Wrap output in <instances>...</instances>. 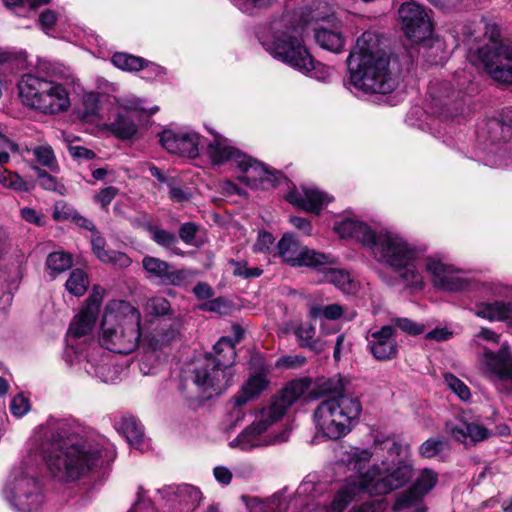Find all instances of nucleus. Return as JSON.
Here are the masks:
<instances>
[{
	"mask_svg": "<svg viewBox=\"0 0 512 512\" xmlns=\"http://www.w3.org/2000/svg\"><path fill=\"white\" fill-rule=\"evenodd\" d=\"M130 224L137 229H143L149 234L154 228L153 218L146 212H137L128 218Z\"/></svg>",
	"mask_w": 512,
	"mask_h": 512,
	"instance_id": "obj_50",
	"label": "nucleus"
},
{
	"mask_svg": "<svg viewBox=\"0 0 512 512\" xmlns=\"http://www.w3.org/2000/svg\"><path fill=\"white\" fill-rule=\"evenodd\" d=\"M185 133L165 130L160 134L162 146L170 153L179 154Z\"/></svg>",
	"mask_w": 512,
	"mask_h": 512,
	"instance_id": "obj_43",
	"label": "nucleus"
},
{
	"mask_svg": "<svg viewBox=\"0 0 512 512\" xmlns=\"http://www.w3.org/2000/svg\"><path fill=\"white\" fill-rule=\"evenodd\" d=\"M213 135V140L204 142L205 153L210 158L214 165H222L228 161H234L237 164V160L243 154L235 147L230 144V141L222 135L209 131Z\"/></svg>",
	"mask_w": 512,
	"mask_h": 512,
	"instance_id": "obj_25",
	"label": "nucleus"
},
{
	"mask_svg": "<svg viewBox=\"0 0 512 512\" xmlns=\"http://www.w3.org/2000/svg\"><path fill=\"white\" fill-rule=\"evenodd\" d=\"M233 328L234 340L222 337L213 347L214 355L209 354L198 362L187 377L186 381H191L195 386V397L211 399L231 385L232 365L236 357L235 344L240 342L243 334L239 326Z\"/></svg>",
	"mask_w": 512,
	"mask_h": 512,
	"instance_id": "obj_5",
	"label": "nucleus"
},
{
	"mask_svg": "<svg viewBox=\"0 0 512 512\" xmlns=\"http://www.w3.org/2000/svg\"><path fill=\"white\" fill-rule=\"evenodd\" d=\"M205 139L198 133H185L179 155L195 158L199 155L200 150H204Z\"/></svg>",
	"mask_w": 512,
	"mask_h": 512,
	"instance_id": "obj_40",
	"label": "nucleus"
},
{
	"mask_svg": "<svg viewBox=\"0 0 512 512\" xmlns=\"http://www.w3.org/2000/svg\"><path fill=\"white\" fill-rule=\"evenodd\" d=\"M332 258L333 260H335L334 257ZM335 262L336 261H334L333 264ZM330 265H332V263H330ZM315 269L322 273L323 281L333 284L334 286H336L338 289L345 293H350L355 287V284L353 283L350 274L343 269L330 267L329 264H325Z\"/></svg>",
	"mask_w": 512,
	"mask_h": 512,
	"instance_id": "obj_30",
	"label": "nucleus"
},
{
	"mask_svg": "<svg viewBox=\"0 0 512 512\" xmlns=\"http://www.w3.org/2000/svg\"><path fill=\"white\" fill-rule=\"evenodd\" d=\"M402 450V445L400 443L390 439L375 447V452L378 454V451H382L383 459L388 458L390 462L392 460L401 459L400 456Z\"/></svg>",
	"mask_w": 512,
	"mask_h": 512,
	"instance_id": "obj_48",
	"label": "nucleus"
},
{
	"mask_svg": "<svg viewBox=\"0 0 512 512\" xmlns=\"http://www.w3.org/2000/svg\"><path fill=\"white\" fill-rule=\"evenodd\" d=\"M228 301L222 297L215 298L213 300H209L205 302L201 309L204 311L217 312L223 314L226 312V309L229 307Z\"/></svg>",
	"mask_w": 512,
	"mask_h": 512,
	"instance_id": "obj_61",
	"label": "nucleus"
},
{
	"mask_svg": "<svg viewBox=\"0 0 512 512\" xmlns=\"http://www.w3.org/2000/svg\"><path fill=\"white\" fill-rule=\"evenodd\" d=\"M315 40L320 47L339 53L344 46V38L339 32H335L326 28H318L315 30Z\"/></svg>",
	"mask_w": 512,
	"mask_h": 512,
	"instance_id": "obj_35",
	"label": "nucleus"
},
{
	"mask_svg": "<svg viewBox=\"0 0 512 512\" xmlns=\"http://www.w3.org/2000/svg\"><path fill=\"white\" fill-rule=\"evenodd\" d=\"M438 483V474L430 468L420 470L412 486L425 497Z\"/></svg>",
	"mask_w": 512,
	"mask_h": 512,
	"instance_id": "obj_39",
	"label": "nucleus"
},
{
	"mask_svg": "<svg viewBox=\"0 0 512 512\" xmlns=\"http://www.w3.org/2000/svg\"><path fill=\"white\" fill-rule=\"evenodd\" d=\"M33 155L42 166L47 167L52 172H56L58 170L59 167L57 160L51 146H37L33 149Z\"/></svg>",
	"mask_w": 512,
	"mask_h": 512,
	"instance_id": "obj_44",
	"label": "nucleus"
},
{
	"mask_svg": "<svg viewBox=\"0 0 512 512\" xmlns=\"http://www.w3.org/2000/svg\"><path fill=\"white\" fill-rule=\"evenodd\" d=\"M118 189L113 186L102 189L96 196L95 201L100 203L102 207L108 206L113 199L117 196Z\"/></svg>",
	"mask_w": 512,
	"mask_h": 512,
	"instance_id": "obj_62",
	"label": "nucleus"
},
{
	"mask_svg": "<svg viewBox=\"0 0 512 512\" xmlns=\"http://www.w3.org/2000/svg\"><path fill=\"white\" fill-rule=\"evenodd\" d=\"M104 289L95 285L88 299L86 305L80 310L71 322L69 332L74 337H82L88 335L94 328L100 306L103 301Z\"/></svg>",
	"mask_w": 512,
	"mask_h": 512,
	"instance_id": "obj_18",
	"label": "nucleus"
},
{
	"mask_svg": "<svg viewBox=\"0 0 512 512\" xmlns=\"http://www.w3.org/2000/svg\"><path fill=\"white\" fill-rule=\"evenodd\" d=\"M72 263L73 260L70 254L59 251L50 253L46 260V265L53 276L70 269Z\"/></svg>",
	"mask_w": 512,
	"mask_h": 512,
	"instance_id": "obj_42",
	"label": "nucleus"
},
{
	"mask_svg": "<svg viewBox=\"0 0 512 512\" xmlns=\"http://www.w3.org/2000/svg\"><path fill=\"white\" fill-rule=\"evenodd\" d=\"M6 497L18 512H35L44 502L35 469L25 463L13 468L5 488Z\"/></svg>",
	"mask_w": 512,
	"mask_h": 512,
	"instance_id": "obj_12",
	"label": "nucleus"
},
{
	"mask_svg": "<svg viewBox=\"0 0 512 512\" xmlns=\"http://www.w3.org/2000/svg\"><path fill=\"white\" fill-rule=\"evenodd\" d=\"M479 363L482 374L500 393L512 392V354L507 344L497 352L485 349Z\"/></svg>",
	"mask_w": 512,
	"mask_h": 512,
	"instance_id": "obj_13",
	"label": "nucleus"
},
{
	"mask_svg": "<svg viewBox=\"0 0 512 512\" xmlns=\"http://www.w3.org/2000/svg\"><path fill=\"white\" fill-rule=\"evenodd\" d=\"M396 329L393 325L382 326L367 336L368 349L378 361H389L396 358L398 344L395 338Z\"/></svg>",
	"mask_w": 512,
	"mask_h": 512,
	"instance_id": "obj_21",
	"label": "nucleus"
},
{
	"mask_svg": "<svg viewBox=\"0 0 512 512\" xmlns=\"http://www.w3.org/2000/svg\"><path fill=\"white\" fill-rule=\"evenodd\" d=\"M114 426L116 430L125 437L131 446L136 449L142 448L144 442V429L134 416H122L115 421Z\"/></svg>",
	"mask_w": 512,
	"mask_h": 512,
	"instance_id": "obj_29",
	"label": "nucleus"
},
{
	"mask_svg": "<svg viewBox=\"0 0 512 512\" xmlns=\"http://www.w3.org/2000/svg\"><path fill=\"white\" fill-rule=\"evenodd\" d=\"M447 443L438 438H429L419 447V454L423 458H433L442 453Z\"/></svg>",
	"mask_w": 512,
	"mask_h": 512,
	"instance_id": "obj_45",
	"label": "nucleus"
},
{
	"mask_svg": "<svg viewBox=\"0 0 512 512\" xmlns=\"http://www.w3.org/2000/svg\"><path fill=\"white\" fill-rule=\"evenodd\" d=\"M268 386V380L264 375L257 374L249 378L241 390L234 396L236 407H241L249 400L258 397Z\"/></svg>",
	"mask_w": 512,
	"mask_h": 512,
	"instance_id": "obj_31",
	"label": "nucleus"
},
{
	"mask_svg": "<svg viewBox=\"0 0 512 512\" xmlns=\"http://www.w3.org/2000/svg\"><path fill=\"white\" fill-rule=\"evenodd\" d=\"M151 239L160 247L170 250L173 254L183 256L184 252L176 246L178 238L176 234L168 230L154 226L150 232Z\"/></svg>",
	"mask_w": 512,
	"mask_h": 512,
	"instance_id": "obj_36",
	"label": "nucleus"
},
{
	"mask_svg": "<svg viewBox=\"0 0 512 512\" xmlns=\"http://www.w3.org/2000/svg\"><path fill=\"white\" fill-rule=\"evenodd\" d=\"M286 198L291 204L316 214L320 213L323 205L332 200L325 192L307 186H303L301 192L290 191Z\"/></svg>",
	"mask_w": 512,
	"mask_h": 512,
	"instance_id": "obj_24",
	"label": "nucleus"
},
{
	"mask_svg": "<svg viewBox=\"0 0 512 512\" xmlns=\"http://www.w3.org/2000/svg\"><path fill=\"white\" fill-rule=\"evenodd\" d=\"M446 428L457 441L464 444L483 441L492 435L487 428L476 423H447Z\"/></svg>",
	"mask_w": 512,
	"mask_h": 512,
	"instance_id": "obj_27",
	"label": "nucleus"
},
{
	"mask_svg": "<svg viewBox=\"0 0 512 512\" xmlns=\"http://www.w3.org/2000/svg\"><path fill=\"white\" fill-rule=\"evenodd\" d=\"M294 333L301 347L309 348L316 353H320L324 350L325 343L320 339L314 338L316 329L311 323H301L295 329Z\"/></svg>",
	"mask_w": 512,
	"mask_h": 512,
	"instance_id": "obj_34",
	"label": "nucleus"
},
{
	"mask_svg": "<svg viewBox=\"0 0 512 512\" xmlns=\"http://www.w3.org/2000/svg\"><path fill=\"white\" fill-rule=\"evenodd\" d=\"M92 250L97 258L107 264H112L119 268H126L131 264V259L123 252L106 250V241L97 230L91 237Z\"/></svg>",
	"mask_w": 512,
	"mask_h": 512,
	"instance_id": "obj_28",
	"label": "nucleus"
},
{
	"mask_svg": "<svg viewBox=\"0 0 512 512\" xmlns=\"http://www.w3.org/2000/svg\"><path fill=\"white\" fill-rule=\"evenodd\" d=\"M22 102L45 114H57L70 106L66 88L57 82L27 74L18 84Z\"/></svg>",
	"mask_w": 512,
	"mask_h": 512,
	"instance_id": "obj_9",
	"label": "nucleus"
},
{
	"mask_svg": "<svg viewBox=\"0 0 512 512\" xmlns=\"http://www.w3.org/2000/svg\"><path fill=\"white\" fill-rule=\"evenodd\" d=\"M335 230L342 238L361 242L378 262L394 269L409 265L421 255V251L401 235L387 230L375 232L358 220L345 219L335 225Z\"/></svg>",
	"mask_w": 512,
	"mask_h": 512,
	"instance_id": "obj_4",
	"label": "nucleus"
},
{
	"mask_svg": "<svg viewBox=\"0 0 512 512\" xmlns=\"http://www.w3.org/2000/svg\"><path fill=\"white\" fill-rule=\"evenodd\" d=\"M414 477V467L409 460L382 459L381 466L373 465L360 475V485L371 496H382L401 489Z\"/></svg>",
	"mask_w": 512,
	"mask_h": 512,
	"instance_id": "obj_10",
	"label": "nucleus"
},
{
	"mask_svg": "<svg viewBox=\"0 0 512 512\" xmlns=\"http://www.w3.org/2000/svg\"><path fill=\"white\" fill-rule=\"evenodd\" d=\"M42 450L51 474L60 481H74L98 466L108 450L98 443L74 436L64 420H49L42 426Z\"/></svg>",
	"mask_w": 512,
	"mask_h": 512,
	"instance_id": "obj_1",
	"label": "nucleus"
},
{
	"mask_svg": "<svg viewBox=\"0 0 512 512\" xmlns=\"http://www.w3.org/2000/svg\"><path fill=\"white\" fill-rule=\"evenodd\" d=\"M319 390L332 396L321 401L315 409L316 427L326 438L337 440L352 430L361 415L362 404L357 396L347 392L340 378L322 381Z\"/></svg>",
	"mask_w": 512,
	"mask_h": 512,
	"instance_id": "obj_3",
	"label": "nucleus"
},
{
	"mask_svg": "<svg viewBox=\"0 0 512 512\" xmlns=\"http://www.w3.org/2000/svg\"><path fill=\"white\" fill-rule=\"evenodd\" d=\"M266 50L276 59L319 81H326L332 68L313 60L296 30L278 32Z\"/></svg>",
	"mask_w": 512,
	"mask_h": 512,
	"instance_id": "obj_8",
	"label": "nucleus"
},
{
	"mask_svg": "<svg viewBox=\"0 0 512 512\" xmlns=\"http://www.w3.org/2000/svg\"><path fill=\"white\" fill-rule=\"evenodd\" d=\"M176 179L167 187L169 189L170 198L177 203H182L189 199V193L177 185Z\"/></svg>",
	"mask_w": 512,
	"mask_h": 512,
	"instance_id": "obj_64",
	"label": "nucleus"
},
{
	"mask_svg": "<svg viewBox=\"0 0 512 512\" xmlns=\"http://www.w3.org/2000/svg\"><path fill=\"white\" fill-rule=\"evenodd\" d=\"M306 362V358L301 355H286L280 357L276 361L277 367H284L288 369H294L301 367Z\"/></svg>",
	"mask_w": 512,
	"mask_h": 512,
	"instance_id": "obj_60",
	"label": "nucleus"
},
{
	"mask_svg": "<svg viewBox=\"0 0 512 512\" xmlns=\"http://www.w3.org/2000/svg\"><path fill=\"white\" fill-rule=\"evenodd\" d=\"M426 270L430 273L434 286L442 290L458 292L469 286V282L460 276L459 271L436 257L427 258Z\"/></svg>",
	"mask_w": 512,
	"mask_h": 512,
	"instance_id": "obj_19",
	"label": "nucleus"
},
{
	"mask_svg": "<svg viewBox=\"0 0 512 512\" xmlns=\"http://www.w3.org/2000/svg\"><path fill=\"white\" fill-rule=\"evenodd\" d=\"M33 169L37 174V182L39 186L48 191L62 193L64 186L60 184L54 176L37 166H33Z\"/></svg>",
	"mask_w": 512,
	"mask_h": 512,
	"instance_id": "obj_47",
	"label": "nucleus"
},
{
	"mask_svg": "<svg viewBox=\"0 0 512 512\" xmlns=\"http://www.w3.org/2000/svg\"><path fill=\"white\" fill-rule=\"evenodd\" d=\"M415 261H411V263L405 267H401L399 270H403L401 273V278L410 285L413 286H422V277L418 270L414 265Z\"/></svg>",
	"mask_w": 512,
	"mask_h": 512,
	"instance_id": "obj_55",
	"label": "nucleus"
},
{
	"mask_svg": "<svg viewBox=\"0 0 512 512\" xmlns=\"http://www.w3.org/2000/svg\"><path fill=\"white\" fill-rule=\"evenodd\" d=\"M179 337V327L176 324L164 323L160 326L159 330L147 337L146 341L148 351L140 360V369L145 374L148 373L144 370L143 366H147V362L153 357L158 351H163L169 347L172 342L176 341Z\"/></svg>",
	"mask_w": 512,
	"mask_h": 512,
	"instance_id": "obj_23",
	"label": "nucleus"
},
{
	"mask_svg": "<svg viewBox=\"0 0 512 512\" xmlns=\"http://www.w3.org/2000/svg\"><path fill=\"white\" fill-rule=\"evenodd\" d=\"M170 302L164 297H153L149 300V308L155 315L162 316L170 311Z\"/></svg>",
	"mask_w": 512,
	"mask_h": 512,
	"instance_id": "obj_59",
	"label": "nucleus"
},
{
	"mask_svg": "<svg viewBox=\"0 0 512 512\" xmlns=\"http://www.w3.org/2000/svg\"><path fill=\"white\" fill-rule=\"evenodd\" d=\"M309 386L310 380L306 378L289 382L272 399L270 405L261 410L258 420L246 427L231 442V445L245 451L262 446L260 435L273 423L279 421L287 410L308 391Z\"/></svg>",
	"mask_w": 512,
	"mask_h": 512,
	"instance_id": "obj_7",
	"label": "nucleus"
},
{
	"mask_svg": "<svg viewBox=\"0 0 512 512\" xmlns=\"http://www.w3.org/2000/svg\"><path fill=\"white\" fill-rule=\"evenodd\" d=\"M424 497L411 485L409 488L399 492L395 496L392 505L394 512H400L405 509L426 507L423 503Z\"/></svg>",
	"mask_w": 512,
	"mask_h": 512,
	"instance_id": "obj_32",
	"label": "nucleus"
},
{
	"mask_svg": "<svg viewBox=\"0 0 512 512\" xmlns=\"http://www.w3.org/2000/svg\"><path fill=\"white\" fill-rule=\"evenodd\" d=\"M392 322L394 323V328L398 327L403 332H406L410 335L416 336L423 333L424 331L423 325L413 322L408 318H395L392 320Z\"/></svg>",
	"mask_w": 512,
	"mask_h": 512,
	"instance_id": "obj_52",
	"label": "nucleus"
},
{
	"mask_svg": "<svg viewBox=\"0 0 512 512\" xmlns=\"http://www.w3.org/2000/svg\"><path fill=\"white\" fill-rule=\"evenodd\" d=\"M112 63L122 70L139 71L149 66V62L144 58L131 54L117 52L112 56Z\"/></svg>",
	"mask_w": 512,
	"mask_h": 512,
	"instance_id": "obj_38",
	"label": "nucleus"
},
{
	"mask_svg": "<svg viewBox=\"0 0 512 512\" xmlns=\"http://www.w3.org/2000/svg\"><path fill=\"white\" fill-rule=\"evenodd\" d=\"M242 12L253 14L256 9L267 5L268 0H231Z\"/></svg>",
	"mask_w": 512,
	"mask_h": 512,
	"instance_id": "obj_58",
	"label": "nucleus"
},
{
	"mask_svg": "<svg viewBox=\"0 0 512 512\" xmlns=\"http://www.w3.org/2000/svg\"><path fill=\"white\" fill-rule=\"evenodd\" d=\"M140 322V312L130 303L108 305L101 322V345L114 353L133 352L141 339Z\"/></svg>",
	"mask_w": 512,
	"mask_h": 512,
	"instance_id": "obj_6",
	"label": "nucleus"
},
{
	"mask_svg": "<svg viewBox=\"0 0 512 512\" xmlns=\"http://www.w3.org/2000/svg\"><path fill=\"white\" fill-rule=\"evenodd\" d=\"M389 57L379 49L378 36L364 32L347 58L350 83L367 94H387L397 86L389 71Z\"/></svg>",
	"mask_w": 512,
	"mask_h": 512,
	"instance_id": "obj_2",
	"label": "nucleus"
},
{
	"mask_svg": "<svg viewBox=\"0 0 512 512\" xmlns=\"http://www.w3.org/2000/svg\"><path fill=\"white\" fill-rule=\"evenodd\" d=\"M88 285V277L81 269L73 270L65 284L67 291L74 296H82Z\"/></svg>",
	"mask_w": 512,
	"mask_h": 512,
	"instance_id": "obj_41",
	"label": "nucleus"
},
{
	"mask_svg": "<svg viewBox=\"0 0 512 512\" xmlns=\"http://www.w3.org/2000/svg\"><path fill=\"white\" fill-rule=\"evenodd\" d=\"M508 303L495 301L493 303H479L476 305L475 313L477 316L489 319L491 321H503L507 312Z\"/></svg>",
	"mask_w": 512,
	"mask_h": 512,
	"instance_id": "obj_37",
	"label": "nucleus"
},
{
	"mask_svg": "<svg viewBox=\"0 0 512 512\" xmlns=\"http://www.w3.org/2000/svg\"><path fill=\"white\" fill-rule=\"evenodd\" d=\"M372 457V453L366 449H356L352 451L349 455L348 465L353 469L358 470L360 475L363 474L361 470L364 468V465L370 461Z\"/></svg>",
	"mask_w": 512,
	"mask_h": 512,
	"instance_id": "obj_49",
	"label": "nucleus"
},
{
	"mask_svg": "<svg viewBox=\"0 0 512 512\" xmlns=\"http://www.w3.org/2000/svg\"><path fill=\"white\" fill-rule=\"evenodd\" d=\"M430 106L434 113L444 117L457 115L463 106V93L448 81H434L428 87Z\"/></svg>",
	"mask_w": 512,
	"mask_h": 512,
	"instance_id": "obj_15",
	"label": "nucleus"
},
{
	"mask_svg": "<svg viewBox=\"0 0 512 512\" xmlns=\"http://www.w3.org/2000/svg\"><path fill=\"white\" fill-rule=\"evenodd\" d=\"M398 15L407 38L421 41L431 34V19L427 11L416 2L402 3L398 9Z\"/></svg>",
	"mask_w": 512,
	"mask_h": 512,
	"instance_id": "obj_16",
	"label": "nucleus"
},
{
	"mask_svg": "<svg viewBox=\"0 0 512 512\" xmlns=\"http://www.w3.org/2000/svg\"><path fill=\"white\" fill-rule=\"evenodd\" d=\"M485 34L490 33V43L471 54V61L482 65L490 77L501 84L512 85V42H498L497 25L486 24Z\"/></svg>",
	"mask_w": 512,
	"mask_h": 512,
	"instance_id": "obj_11",
	"label": "nucleus"
},
{
	"mask_svg": "<svg viewBox=\"0 0 512 512\" xmlns=\"http://www.w3.org/2000/svg\"><path fill=\"white\" fill-rule=\"evenodd\" d=\"M159 493H163L164 496H174L173 500L178 501L183 505V509L186 511L195 510L203 498L202 492L199 488L189 484L167 486L159 490Z\"/></svg>",
	"mask_w": 512,
	"mask_h": 512,
	"instance_id": "obj_26",
	"label": "nucleus"
},
{
	"mask_svg": "<svg viewBox=\"0 0 512 512\" xmlns=\"http://www.w3.org/2000/svg\"><path fill=\"white\" fill-rule=\"evenodd\" d=\"M445 379L448 386L459 396L461 400H467L470 398V390L463 381L452 374H447Z\"/></svg>",
	"mask_w": 512,
	"mask_h": 512,
	"instance_id": "obj_51",
	"label": "nucleus"
},
{
	"mask_svg": "<svg viewBox=\"0 0 512 512\" xmlns=\"http://www.w3.org/2000/svg\"><path fill=\"white\" fill-rule=\"evenodd\" d=\"M236 166L242 172L238 179L251 188H257L259 184L268 183L272 187L280 184L282 172L269 169L265 164L243 154L237 160Z\"/></svg>",
	"mask_w": 512,
	"mask_h": 512,
	"instance_id": "obj_17",
	"label": "nucleus"
},
{
	"mask_svg": "<svg viewBox=\"0 0 512 512\" xmlns=\"http://www.w3.org/2000/svg\"><path fill=\"white\" fill-rule=\"evenodd\" d=\"M140 115L137 103L121 105L119 110L106 124L107 129L121 140L131 139L136 135L138 126L135 119Z\"/></svg>",
	"mask_w": 512,
	"mask_h": 512,
	"instance_id": "obj_22",
	"label": "nucleus"
},
{
	"mask_svg": "<svg viewBox=\"0 0 512 512\" xmlns=\"http://www.w3.org/2000/svg\"><path fill=\"white\" fill-rule=\"evenodd\" d=\"M199 231V226L194 222L183 223L179 227V237L187 245H195L196 234Z\"/></svg>",
	"mask_w": 512,
	"mask_h": 512,
	"instance_id": "obj_54",
	"label": "nucleus"
},
{
	"mask_svg": "<svg viewBox=\"0 0 512 512\" xmlns=\"http://www.w3.org/2000/svg\"><path fill=\"white\" fill-rule=\"evenodd\" d=\"M84 369L89 375L95 378H99L103 382H108L111 380V377L109 376L111 372V366L108 363L87 360L84 365Z\"/></svg>",
	"mask_w": 512,
	"mask_h": 512,
	"instance_id": "obj_46",
	"label": "nucleus"
},
{
	"mask_svg": "<svg viewBox=\"0 0 512 512\" xmlns=\"http://www.w3.org/2000/svg\"><path fill=\"white\" fill-rule=\"evenodd\" d=\"M146 491L142 486L138 487L137 499L128 512H154L152 502L145 498Z\"/></svg>",
	"mask_w": 512,
	"mask_h": 512,
	"instance_id": "obj_56",
	"label": "nucleus"
},
{
	"mask_svg": "<svg viewBox=\"0 0 512 512\" xmlns=\"http://www.w3.org/2000/svg\"><path fill=\"white\" fill-rule=\"evenodd\" d=\"M278 255L294 267L307 266L318 268L325 264L333 263L331 255L316 252L306 246H302L292 234L286 233L277 245Z\"/></svg>",
	"mask_w": 512,
	"mask_h": 512,
	"instance_id": "obj_14",
	"label": "nucleus"
},
{
	"mask_svg": "<svg viewBox=\"0 0 512 512\" xmlns=\"http://www.w3.org/2000/svg\"><path fill=\"white\" fill-rule=\"evenodd\" d=\"M275 238L269 232H261L258 235L257 242L254 245V250L257 252H266L273 245Z\"/></svg>",
	"mask_w": 512,
	"mask_h": 512,
	"instance_id": "obj_63",
	"label": "nucleus"
},
{
	"mask_svg": "<svg viewBox=\"0 0 512 512\" xmlns=\"http://www.w3.org/2000/svg\"><path fill=\"white\" fill-rule=\"evenodd\" d=\"M142 267L149 280H158L164 285L181 286L190 276L188 270L174 269L168 262L154 256H145Z\"/></svg>",
	"mask_w": 512,
	"mask_h": 512,
	"instance_id": "obj_20",
	"label": "nucleus"
},
{
	"mask_svg": "<svg viewBox=\"0 0 512 512\" xmlns=\"http://www.w3.org/2000/svg\"><path fill=\"white\" fill-rule=\"evenodd\" d=\"M257 509L259 512H286L287 504L277 495H274L267 502L259 501Z\"/></svg>",
	"mask_w": 512,
	"mask_h": 512,
	"instance_id": "obj_53",
	"label": "nucleus"
},
{
	"mask_svg": "<svg viewBox=\"0 0 512 512\" xmlns=\"http://www.w3.org/2000/svg\"><path fill=\"white\" fill-rule=\"evenodd\" d=\"M359 492L365 493L360 485V476L338 490L331 504L332 509L337 512L343 511Z\"/></svg>",
	"mask_w": 512,
	"mask_h": 512,
	"instance_id": "obj_33",
	"label": "nucleus"
},
{
	"mask_svg": "<svg viewBox=\"0 0 512 512\" xmlns=\"http://www.w3.org/2000/svg\"><path fill=\"white\" fill-rule=\"evenodd\" d=\"M11 413L16 417L24 416L30 410L29 400L22 394L16 395L10 403Z\"/></svg>",
	"mask_w": 512,
	"mask_h": 512,
	"instance_id": "obj_57",
	"label": "nucleus"
}]
</instances>
